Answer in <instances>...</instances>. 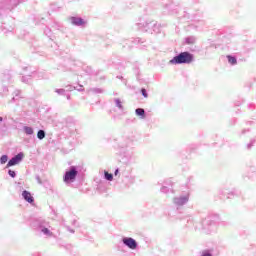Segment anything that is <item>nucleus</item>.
Masks as SVG:
<instances>
[{
  "instance_id": "nucleus-1",
  "label": "nucleus",
  "mask_w": 256,
  "mask_h": 256,
  "mask_svg": "<svg viewBox=\"0 0 256 256\" xmlns=\"http://www.w3.org/2000/svg\"><path fill=\"white\" fill-rule=\"evenodd\" d=\"M193 62V54L189 52H181L178 56H175L172 60H170L171 65H181L183 63H192Z\"/></svg>"
},
{
  "instance_id": "nucleus-2",
  "label": "nucleus",
  "mask_w": 256,
  "mask_h": 256,
  "mask_svg": "<svg viewBox=\"0 0 256 256\" xmlns=\"http://www.w3.org/2000/svg\"><path fill=\"white\" fill-rule=\"evenodd\" d=\"M77 170L75 168H71L64 175V183H73L77 178Z\"/></svg>"
},
{
  "instance_id": "nucleus-3",
  "label": "nucleus",
  "mask_w": 256,
  "mask_h": 256,
  "mask_svg": "<svg viewBox=\"0 0 256 256\" xmlns=\"http://www.w3.org/2000/svg\"><path fill=\"white\" fill-rule=\"evenodd\" d=\"M23 157H24L23 153H19L18 155L13 157L11 160H9L7 167H13L14 165H19V163L23 161Z\"/></svg>"
},
{
  "instance_id": "nucleus-4",
  "label": "nucleus",
  "mask_w": 256,
  "mask_h": 256,
  "mask_svg": "<svg viewBox=\"0 0 256 256\" xmlns=\"http://www.w3.org/2000/svg\"><path fill=\"white\" fill-rule=\"evenodd\" d=\"M123 243L126 247H129V249H137V242L133 238H124Z\"/></svg>"
},
{
  "instance_id": "nucleus-5",
  "label": "nucleus",
  "mask_w": 256,
  "mask_h": 256,
  "mask_svg": "<svg viewBox=\"0 0 256 256\" xmlns=\"http://www.w3.org/2000/svg\"><path fill=\"white\" fill-rule=\"evenodd\" d=\"M22 197L25 199V201H27L28 203H33L35 201V199L33 198V196L31 195V192L24 190L22 192Z\"/></svg>"
},
{
  "instance_id": "nucleus-6",
  "label": "nucleus",
  "mask_w": 256,
  "mask_h": 256,
  "mask_svg": "<svg viewBox=\"0 0 256 256\" xmlns=\"http://www.w3.org/2000/svg\"><path fill=\"white\" fill-rule=\"evenodd\" d=\"M70 21L72 25H85V21L82 18L71 17Z\"/></svg>"
},
{
  "instance_id": "nucleus-7",
  "label": "nucleus",
  "mask_w": 256,
  "mask_h": 256,
  "mask_svg": "<svg viewBox=\"0 0 256 256\" xmlns=\"http://www.w3.org/2000/svg\"><path fill=\"white\" fill-rule=\"evenodd\" d=\"M227 59H228V62L230 63V65H237V58H235L231 55H228Z\"/></svg>"
},
{
  "instance_id": "nucleus-8",
  "label": "nucleus",
  "mask_w": 256,
  "mask_h": 256,
  "mask_svg": "<svg viewBox=\"0 0 256 256\" xmlns=\"http://www.w3.org/2000/svg\"><path fill=\"white\" fill-rule=\"evenodd\" d=\"M24 131L26 135H33V128L29 126L24 127Z\"/></svg>"
},
{
  "instance_id": "nucleus-9",
  "label": "nucleus",
  "mask_w": 256,
  "mask_h": 256,
  "mask_svg": "<svg viewBox=\"0 0 256 256\" xmlns=\"http://www.w3.org/2000/svg\"><path fill=\"white\" fill-rule=\"evenodd\" d=\"M38 139H45V131L39 130L37 133Z\"/></svg>"
},
{
  "instance_id": "nucleus-10",
  "label": "nucleus",
  "mask_w": 256,
  "mask_h": 256,
  "mask_svg": "<svg viewBox=\"0 0 256 256\" xmlns=\"http://www.w3.org/2000/svg\"><path fill=\"white\" fill-rule=\"evenodd\" d=\"M136 115H139V116L145 115V110L143 108L136 109Z\"/></svg>"
},
{
  "instance_id": "nucleus-11",
  "label": "nucleus",
  "mask_w": 256,
  "mask_h": 256,
  "mask_svg": "<svg viewBox=\"0 0 256 256\" xmlns=\"http://www.w3.org/2000/svg\"><path fill=\"white\" fill-rule=\"evenodd\" d=\"M7 161H8L7 155L1 156V158H0V163H1V165H5V163H6Z\"/></svg>"
},
{
  "instance_id": "nucleus-12",
  "label": "nucleus",
  "mask_w": 256,
  "mask_h": 256,
  "mask_svg": "<svg viewBox=\"0 0 256 256\" xmlns=\"http://www.w3.org/2000/svg\"><path fill=\"white\" fill-rule=\"evenodd\" d=\"M105 179H107V181H113V174H109V172H105Z\"/></svg>"
},
{
  "instance_id": "nucleus-13",
  "label": "nucleus",
  "mask_w": 256,
  "mask_h": 256,
  "mask_svg": "<svg viewBox=\"0 0 256 256\" xmlns=\"http://www.w3.org/2000/svg\"><path fill=\"white\" fill-rule=\"evenodd\" d=\"M141 93H142L143 97H145V98L149 97V95L147 94V90L145 88L141 89Z\"/></svg>"
},
{
  "instance_id": "nucleus-14",
  "label": "nucleus",
  "mask_w": 256,
  "mask_h": 256,
  "mask_svg": "<svg viewBox=\"0 0 256 256\" xmlns=\"http://www.w3.org/2000/svg\"><path fill=\"white\" fill-rule=\"evenodd\" d=\"M8 174L10 175V177L15 178V175H16V174H15V171L9 170Z\"/></svg>"
},
{
  "instance_id": "nucleus-15",
  "label": "nucleus",
  "mask_w": 256,
  "mask_h": 256,
  "mask_svg": "<svg viewBox=\"0 0 256 256\" xmlns=\"http://www.w3.org/2000/svg\"><path fill=\"white\" fill-rule=\"evenodd\" d=\"M116 105H117V107H119V109H121V107H123L121 105V100H116Z\"/></svg>"
},
{
  "instance_id": "nucleus-16",
  "label": "nucleus",
  "mask_w": 256,
  "mask_h": 256,
  "mask_svg": "<svg viewBox=\"0 0 256 256\" xmlns=\"http://www.w3.org/2000/svg\"><path fill=\"white\" fill-rule=\"evenodd\" d=\"M42 231H43V233H49V229H47V228H44Z\"/></svg>"
},
{
  "instance_id": "nucleus-17",
  "label": "nucleus",
  "mask_w": 256,
  "mask_h": 256,
  "mask_svg": "<svg viewBox=\"0 0 256 256\" xmlns=\"http://www.w3.org/2000/svg\"><path fill=\"white\" fill-rule=\"evenodd\" d=\"M118 173H119V170H116V171H115V175H118Z\"/></svg>"
},
{
  "instance_id": "nucleus-18",
  "label": "nucleus",
  "mask_w": 256,
  "mask_h": 256,
  "mask_svg": "<svg viewBox=\"0 0 256 256\" xmlns=\"http://www.w3.org/2000/svg\"><path fill=\"white\" fill-rule=\"evenodd\" d=\"M3 121V117H0V122Z\"/></svg>"
}]
</instances>
